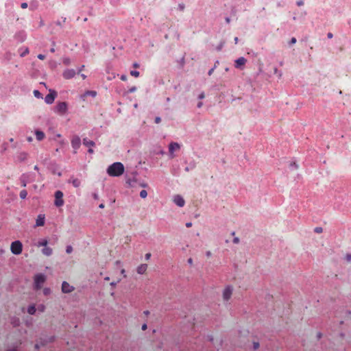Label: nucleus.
<instances>
[{"label": "nucleus", "mask_w": 351, "mask_h": 351, "mask_svg": "<svg viewBox=\"0 0 351 351\" xmlns=\"http://www.w3.org/2000/svg\"><path fill=\"white\" fill-rule=\"evenodd\" d=\"M124 166L121 162H117L110 165L107 169V173L110 176L118 177L124 172Z\"/></svg>", "instance_id": "obj_1"}, {"label": "nucleus", "mask_w": 351, "mask_h": 351, "mask_svg": "<svg viewBox=\"0 0 351 351\" xmlns=\"http://www.w3.org/2000/svg\"><path fill=\"white\" fill-rule=\"evenodd\" d=\"M10 250L12 254L19 255L23 251V244L20 241H13L10 245Z\"/></svg>", "instance_id": "obj_2"}, {"label": "nucleus", "mask_w": 351, "mask_h": 351, "mask_svg": "<svg viewBox=\"0 0 351 351\" xmlns=\"http://www.w3.org/2000/svg\"><path fill=\"white\" fill-rule=\"evenodd\" d=\"M46 277L44 274H39L34 277V287L36 289H40L43 284L45 282Z\"/></svg>", "instance_id": "obj_3"}, {"label": "nucleus", "mask_w": 351, "mask_h": 351, "mask_svg": "<svg viewBox=\"0 0 351 351\" xmlns=\"http://www.w3.org/2000/svg\"><path fill=\"white\" fill-rule=\"evenodd\" d=\"M54 204L57 207H60L64 204L63 193L61 191H57L55 193Z\"/></svg>", "instance_id": "obj_4"}, {"label": "nucleus", "mask_w": 351, "mask_h": 351, "mask_svg": "<svg viewBox=\"0 0 351 351\" xmlns=\"http://www.w3.org/2000/svg\"><path fill=\"white\" fill-rule=\"evenodd\" d=\"M71 146L74 149V153H77V150L81 145V139L78 136H73L71 141Z\"/></svg>", "instance_id": "obj_5"}, {"label": "nucleus", "mask_w": 351, "mask_h": 351, "mask_svg": "<svg viewBox=\"0 0 351 351\" xmlns=\"http://www.w3.org/2000/svg\"><path fill=\"white\" fill-rule=\"evenodd\" d=\"M232 294V288L231 287H227L223 291V299L224 301H228L230 299Z\"/></svg>", "instance_id": "obj_6"}, {"label": "nucleus", "mask_w": 351, "mask_h": 351, "mask_svg": "<svg viewBox=\"0 0 351 351\" xmlns=\"http://www.w3.org/2000/svg\"><path fill=\"white\" fill-rule=\"evenodd\" d=\"M67 110V104L66 102H60L56 106V111L63 114H64Z\"/></svg>", "instance_id": "obj_7"}, {"label": "nucleus", "mask_w": 351, "mask_h": 351, "mask_svg": "<svg viewBox=\"0 0 351 351\" xmlns=\"http://www.w3.org/2000/svg\"><path fill=\"white\" fill-rule=\"evenodd\" d=\"M246 58L244 57H240L234 61V66L237 69H242V67L246 64Z\"/></svg>", "instance_id": "obj_8"}, {"label": "nucleus", "mask_w": 351, "mask_h": 351, "mask_svg": "<svg viewBox=\"0 0 351 351\" xmlns=\"http://www.w3.org/2000/svg\"><path fill=\"white\" fill-rule=\"evenodd\" d=\"M180 148V145L178 143H171L169 145V152L170 155L171 156V158L174 157L173 152L175 151L179 150Z\"/></svg>", "instance_id": "obj_9"}, {"label": "nucleus", "mask_w": 351, "mask_h": 351, "mask_svg": "<svg viewBox=\"0 0 351 351\" xmlns=\"http://www.w3.org/2000/svg\"><path fill=\"white\" fill-rule=\"evenodd\" d=\"M56 97V93L55 91H51L48 95L45 96V101L48 104H51L54 101Z\"/></svg>", "instance_id": "obj_10"}, {"label": "nucleus", "mask_w": 351, "mask_h": 351, "mask_svg": "<svg viewBox=\"0 0 351 351\" xmlns=\"http://www.w3.org/2000/svg\"><path fill=\"white\" fill-rule=\"evenodd\" d=\"M75 71L74 69H66L63 72V77L66 80L73 78L75 75Z\"/></svg>", "instance_id": "obj_11"}, {"label": "nucleus", "mask_w": 351, "mask_h": 351, "mask_svg": "<svg viewBox=\"0 0 351 351\" xmlns=\"http://www.w3.org/2000/svg\"><path fill=\"white\" fill-rule=\"evenodd\" d=\"M173 202L180 207L184 206L185 204V201L183 197L179 195H177L174 197Z\"/></svg>", "instance_id": "obj_12"}, {"label": "nucleus", "mask_w": 351, "mask_h": 351, "mask_svg": "<svg viewBox=\"0 0 351 351\" xmlns=\"http://www.w3.org/2000/svg\"><path fill=\"white\" fill-rule=\"evenodd\" d=\"M74 289L73 287L71 286L68 282H63L62 285V291L64 293H71Z\"/></svg>", "instance_id": "obj_13"}, {"label": "nucleus", "mask_w": 351, "mask_h": 351, "mask_svg": "<svg viewBox=\"0 0 351 351\" xmlns=\"http://www.w3.org/2000/svg\"><path fill=\"white\" fill-rule=\"evenodd\" d=\"M29 154L25 152H21L17 154L16 159L19 162H23L27 159Z\"/></svg>", "instance_id": "obj_14"}, {"label": "nucleus", "mask_w": 351, "mask_h": 351, "mask_svg": "<svg viewBox=\"0 0 351 351\" xmlns=\"http://www.w3.org/2000/svg\"><path fill=\"white\" fill-rule=\"evenodd\" d=\"M148 265L147 264H141L136 268V272L138 274H145L147 272Z\"/></svg>", "instance_id": "obj_15"}, {"label": "nucleus", "mask_w": 351, "mask_h": 351, "mask_svg": "<svg viewBox=\"0 0 351 351\" xmlns=\"http://www.w3.org/2000/svg\"><path fill=\"white\" fill-rule=\"evenodd\" d=\"M45 215H38L36 221V226H43L45 225Z\"/></svg>", "instance_id": "obj_16"}, {"label": "nucleus", "mask_w": 351, "mask_h": 351, "mask_svg": "<svg viewBox=\"0 0 351 351\" xmlns=\"http://www.w3.org/2000/svg\"><path fill=\"white\" fill-rule=\"evenodd\" d=\"M36 138L38 141H43L45 138V134L43 132L40 130L35 131Z\"/></svg>", "instance_id": "obj_17"}, {"label": "nucleus", "mask_w": 351, "mask_h": 351, "mask_svg": "<svg viewBox=\"0 0 351 351\" xmlns=\"http://www.w3.org/2000/svg\"><path fill=\"white\" fill-rule=\"evenodd\" d=\"M27 176L26 174H23L21 177H20V181H21V186L23 187H25L27 186Z\"/></svg>", "instance_id": "obj_18"}, {"label": "nucleus", "mask_w": 351, "mask_h": 351, "mask_svg": "<svg viewBox=\"0 0 351 351\" xmlns=\"http://www.w3.org/2000/svg\"><path fill=\"white\" fill-rule=\"evenodd\" d=\"M83 144L86 147H93L95 145L94 141L88 140L86 138L83 139Z\"/></svg>", "instance_id": "obj_19"}, {"label": "nucleus", "mask_w": 351, "mask_h": 351, "mask_svg": "<svg viewBox=\"0 0 351 351\" xmlns=\"http://www.w3.org/2000/svg\"><path fill=\"white\" fill-rule=\"evenodd\" d=\"M52 249L48 247H46L42 250L43 254L47 256H51L52 254Z\"/></svg>", "instance_id": "obj_20"}, {"label": "nucleus", "mask_w": 351, "mask_h": 351, "mask_svg": "<svg viewBox=\"0 0 351 351\" xmlns=\"http://www.w3.org/2000/svg\"><path fill=\"white\" fill-rule=\"evenodd\" d=\"M69 182H71L72 184L75 186V187H79L80 186V184H81V182L79 179L77 178H71L70 180H69Z\"/></svg>", "instance_id": "obj_21"}, {"label": "nucleus", "mask_w": 351, "mask_h": 351, "mask_svg": "<svg viewBox=\"0 0 351 351\" xmlns=\"http://www.w3.org/2000/svg\"><path fill=\"white\" fill-rule=\"evenodd\" d=\"M36 309L34 305H31L27 308V313L30 315H34Z\"/></svg>", "instance_id": "obj_22"}, {"label": "nucleus", "mask_w": 351, "mask_h": 351, "mask_svg": "<svg viewBox=\"0 0 351 351\" xmlns=\"http://www.w3.org/2000/svg\"><path fill=\"white\" fill-rule=\"evenodd\" d=\"M47 243H48L47 240V239H43V240H42V241H39L38 243V247L44 246L45 247H46Z\"/></svg>", "instance_id": "obj_23"}, {"label": "nucleus", "mask_w": 351, "mask_h": 351, "mask_svg": "<svg viewBox=\"0 0 351 351\" xmlns=\"http://www.w3.org/2000/svg\"><path fill=\"white\" fill-rule=\"evenodd\" d=\"M20 197L22 199H24L27 197V192L26 190H22L21 192H20Z\"/></svg>", "instance_id": "obj_24"}, {"label": "nucleus", "mask_w": 351, "mask_h": 351, "mask_svg": "<svg viewBox=\"0 0 351 351\" xmlns=\"http://www.w3.org/2000/svg\"><path fill=\"white\" fill-rule=\"evenodd\" d=\"M97 95V93L93 90H88L85 93V95H90L92 97H95Z\"/></svg>", "instance_id": "obj_25"}, {"label": "nucleus", "mask_w": 351, "mask_h": 351, "mask_svg": "<svg viewBox=\"0 0 351 351\" xmlns=\"http://www.w3.org/2000/svg\"><path fill=\"white\" fill-rule=\"evenodd\" d=\"M130 75H131L132 76L135 77H138L139 76L140 73H139V72H138V71H130Z\"/></svg>", "instance_id": "obj_26"}, {"label": "nucleus", "mask_w": 351, "mask_h": 351, "mask_svg": "<svg viewBox=\"0 0 351 351\" xmlns=\"http://www.w3.org/2000/svg\"><path fill=\"white\" fill-rule=\"evenodd\" d=\"M140 196L142 198H145L147 196V193L145 190H142L141 192H140Z\"/></svg>", "instance_id": "obj_27"}, {"label": "nucleus", "mask_w": 351, "mask_h": 351, "mask_svg": "<svg viewBox=\"0 0 351 351\" xmlns=\"http://www.w3.org/2000/svg\"><path fill=\"white\" fill-rule=\"evenodd\" d=\"M135 181L134 180L128 179L126 180V184H128L130 186H134V182Z\"/></svg>", "instance_id": "obj_28"}, {"label": "nucleus", "mask_w": 351, "mask_h": 351, "mask_svg": "<svg viewBox=\"0 0 351 351\" xmlns=\"http://www.w3.org/2000/svg\"><path fill=\"white\" fill-rule=\"evenodd\" d=\"M345 259L347 262L350 263L351 262V254H347L345 256Z\"/></svg>", "instance_id": "obj_29"}, {"label": "nucleus", "mask_w": 351, "mask_h": 351, "mask_svg": "<svg viewBox=\"0 0 351 351\" xmlns=\"http://www.w3.org/2000/svg\"><path fill=\"white\" fill-rule=\"evenodd\" d=\"M73 251V247L71 245H68L66 248V252L67 254L71 253Z\"/></svg>", "instance_id": "obj_30"}, {"label": "nucleus", "mask_w": 351, "mask_h": 351, "mask_svg": "<svg viewBox=\"0 0 351 351\" xmlns=\"http://www.w3.org/2000/svg\"><path fill=\"white\" fill-rule=\"evenodd\" d=\"M63 63H64V64H66V65H68V64H69L71 63V60H70V59H69V58H64V59H63Z\"/></svg>", "instance_id": "obj_31"}, {"label": "nucleus", "mask_w": 351, "mask_h": 351, "mask_svg": "<svg viewBox=\"0 0 351 351\" xmlns=\"http://www.w3.org/2000/svg\"><path fill=\"white\" fill-rule=\"evenodd\" d=\"M120 281H121V279H120V278H119V279H118V280H116V281H112V282H110V285H111L112 287H115V286L117 285V284H118Z\"/></svg>", "instance_id": "obj_32"}, {"label": "nucleus", "mask_w": 351, "mask_h": 351, "mask_svg": "<svg viewBox=\"0 0 351 351\" xmlns=\"http://www.w3.org/2000/svg\"><path fill=\"white\" fill-rule=\"evenodd\" d=\"M322 231H323V229L321 227H317L315 228V232L317 233H322Z\"/></svg>", "instance_id": "obj_33"}, {"label": "nucleus", "mask_w": 351, "mask_h": 351, "mask_svg": "<svg viewBox=\"0 0 351 351\" xmlns=\"http://www.w3.org/2000/svg\"><path fill=\"white\" fill-rule=\"evenodd\" d=\"M136 86H132L131 87L129 90H128V93H134L136 90Z\"/></svg>", "instance_id": "obj_34"}, {"label": "nucleus", "mask_w": 351, "mask_h": 351, "mask_svg": "<svg viewBox=\"0 0 351 351\" xmlns=\"http://www.w3.org/2000/svg\"><path fill=\"white\" fill-rule=\"evenodd\" d=\"M34 95H35L36 97H40V95H41V94H40V93L38 90H35L34 91Z\"/></svg>", "instance_id": "obj_35"}, {"label": "nucleus", "mask_w": 351, "mask_h": 351, "mask_svg": "<svg viewBox=\"0 0 351 351\" xmlns=\"http://www.w3.org/2000/svg\"><path fill=\"white\" fill-rule=\"evenodd\" d=\"M43 293H44V294H45V295H48V294H49V293H50V289H48V288H45V289H44V290H43Z\"/></svg>", "instance_id": "obj_36"}, {"label": "nucleus", "mask_w": 351, "mask_h": 351, "mask_svg": "<svg viewBox=\"0 0 351 351\" xmlns=\"http://www.w3.org/2000/svg\"><path fill=\"white\" fill-rule=\"evenodd\" d=\"M27 6H28V5H27V3H25H25H22L21 4V8H23V9H25V8H27Z\"/></svg>", "instance_id": "obj_37"}, {"label": "nucleus", "mask_w": 351, "mask_h": 351, "mask_svg": "<svg viewBox=\"0 0 351 351\" xmlns=\"http://www.w3.org/2000/svg\"><path fill=\"white\" fill-rule=\"evenodd\" d=\"M296 41H297V40H296V38L293 37V38H292L291 39V40H290V43H290V45H293V44H295V43H296Z\"/></svg>", "instance_id": "obj_38"}, {"label": "nucleus", "mask_w": 351, "mask_h": 351, "mask_svg": "<svg viewBox=\"0 0 351 351\" xmlns=\"http://www.w3.org/2000/svg\"><path fill=\"white\" fill-rule=\"evenodd\" d=\"M38 58L43 60H44L45 58V56L43 55V54H38Z\"/></svg>", "instance_id": "obj_39"}, {"label": "nucleus", "mask_w": 351, "mask_h": 351, "mask_svg": "<svg viewBox=\"0 0 351 351\" xmlns=\"http://www.w3.org/2000/svg\"><path fill=\"white\" fill-rule=\"evenodd\" d=\"M120 78L122 81H126L128 79V77L125 75H122Z\"/></svg>", "instance_id": "obj_40"}, {"label": "nucleus", "mask_w": 351, "mask_h": 351, "mask_svg": "<svg viewBox=\"0 0 351 351\" xmlns=\"http://www.w3.org/2000/svg\"><path fill=\"white\" fill-rule=\"evenodd\" d=\"M38 309L43 312L45 310V306L43 305H40L38 306Z\"/></svg>", "instance_id": "obj_41"}, {"label": "nucleus", "mask_w": 351, "mask_h": 351, "mask_svg": "<svg viewBox=\"0 0 351 351\" xmlns=\"http://www.w3.org/2000/svg\"><path fill=\"white\" fill-rule=\"evenodd\" d=\"M160 121H161L160 117H156V119H155L156 123H160Z\"/></svg>", "instance_id": "obj_42"}, {"label": "nucleus", "mask_w": 351, "mask_h": 351, "mask_svg": "<svg viewBox=\"0 0 351 351\" xmlns=\"http://www.w3.org/2000/svg\"><path fill=\"white\" fill-rule=\"evenodd\" d=\"M151 256H152V255H151V253H147V254H145V259H146L147 261H148V260L150 258Z\"/></svg>", "instance_id": "obj_43"}, {"label": "nucleus", "mask_w": 351, "mask_h": 351, "mask_svg": "<svg viewBox=\"0 0 351 351\" xmlns=\"http://www.w3.org/2000/svg\"><path fill=\"white\" fill-rule=\"evenodd\" d=\"M259 348V343H257V342H254V349H258Z\"/></svg>", "instance_id": "obj_44"}, {"label": "nucleus", "mask_w": 351, "mask_h": 351, "mask_svg": "<svg viewBox=\"0 0 351 351\" xmlns=\"http://www.w3.org/2000/svg\"><path fill=\"white\" fill-rule=\"evenodd\" d=\"M199 97V99H204V98L205 97V95H204V93H201V94L199 95V97Z\"/></svg>", "instance_id": "obj_45"}, {"label": "nucleus", "mask_w": 351, "mask_h": 351, "mask_svg": "<svg viewBox=\"0 0 351 351\" xmlns=\"http://www.w3.org/2000/svg\"><path fill=\"white\" fill-rule=\"evenodd\" d=\"M28 53H29V50H28V49H26L25 51L21 54V56H25Z\"/></svg>", "instance_id": "obj_46"}, {"label": "nucleus", "mask_w": 351, "mask_h": 351, "mask_svg": "<svg viewBox=\"0 0 351 351\" xmlns=\"http://www.w3.org/2000/svg\"><path fill=\"white\" fill-rule=\"evenodd\" d=\"M297 5H298V6L303 5H304V2H303V1H298V2H297Z\"/></svg>", "instance_id": "obj_47"}, {"label": "nucleus", "mask_w": 351, "mask_h": 351, "mask_svg": "<svg viewBox=\"0 0 351 351\" xmlns=\"http://www.w3.org/2000/svg\"><path fill=\"white\" fill-rule=\"evenodd\" d=\"M233 242H234V243H238L239 242V238L235 237V238L233 239Z\"/></svg>", "instance_id": "obj_48"}, {"label": "nucleus", "mask_w": 351, "mask_h": 351, "mask_svg": "<svg viewBox=\"0 0 351 351\" xmlns=\"http://www.w3.org/2000/svg\"><path fill=\"white\" fill-rule=\"evenodd\" d=\"M121 274H123V277H125V278L126 277V275H125V270L124 269H122L121 270Z\"/></svg>", "instance_id": "obj_49"}, {"label": "nucleus", "mask_w": 351, "mask_h": 351, "mask_svg": "<svg viewBox=\"0 0 351 351\" xmlns=\"http://www.w3.org/2000/svg\"><path fill=\"white\" fill-rule=\"evenodd\" d=\"M327 36L328 38H332L333 37V34L331 32L328 33Z\"/></svg>", "instance_id": "obj_50"}, {"label": "nucleus", "mask_w": 351, "mask_h": 351, "mask_svg": "<svg viewBox=\"0 0 351 351\" xmlns=\"http://www.w3.org/2000/svg\"><path fill=\"white\" fill-rule=\"evenodd\" d=\"M213 71H214V68L210 69L208 73V75H211L213 74Z\"/></svg>", "instance_id": "obj_51"}, {"label": "nucleus", "mask_w": 351, "mask_h": 351, "mask_svg": "<svg viewBox=\"0 0 351 351\" xmlns=\"http://www.w3.org/2000/svg\"><path fill=\"white\" fill-rule=\"evenodd\" d=\"M186 226L187 228H191V227L192 226V223H191V222H187V223H186Z\"/></svg>", "instance_id": "obj_52"}, {"label": "nucleus", "mask_w": 351, "mask_h": 351, "mask_svg": "<svg viewBox=\"0 0 351 351\" xmlns=\"http://www.w3.org/2000/svg\"><path fill=\"white\" fill-rule=\"evenodd\" d=\"M27 141L28 142L31 143V142H32L33 138H32V136H29V137H27Z\"/></svg>", "instance_id": "obj_53"}, {"label": "nucleus", "mask_w": 351, "mask_h": 351, "mask_svg": "<svg viewBox=\"0 0 351 351\" xmlns=\"http://www.w3.org/2000/svg\"><path fill=\"white\" fill-rule=\"evenodd\" d=\"M147 328V324H144L143 326H142V330H146Z\"/></svg>", "instance_id": "obj_54"}, {"label": "nucleus", "mask_w": 351, "mask_h": 351, "mask_svg": "<svg viewBox=\"0 0 351 351\" xmlns=\"http://www.w3.org/2000/svg\"><path fill=\"white\" fill-rule=\"evenodd\" d=\"M188 263H189V264L192 265L193 264V259L191 258H189L188 259Z\"/></svg>", "instance_id": "obj_55"}, {"label": "nucleus", "mask_w": 351, "mask_h": 351, "mask_svg": "<svg viewBox=\"0 0 351 351\" xmlns=\"http://www.w3.org/2000/svg\"><path fill=\"white\" fill-rule=\"evenodd\" d=\"M133 66L134 68H138L139 67V64L138 63L135 62V63L133 64Z\"/></svg>", "instance_id": "obj_56"}, {"label": "nucleus", "mask_w": 351, "mask_h": 351, "mask_svg": "<svg viewBox=\"0 0 351 351\" xmlns=\"http://www.w3.org/2000/svg\"><path fill=\"white\" fill-rule=\"evenodd\" d=\"M203 105V103L202 101H199L198 104H197V108H201Z\"/></svg>", "instance_id": "obj_57"}, {"label": "nucleus", "mask_w": 351, "mask_h": 351, "mask_svg": "<svg viewBox=\"0 0 351 351\" xmlns=\"http://www.w3.org/2000/svg\"><path fill=\"white\" fill-rule=\"evenodd\" d=\"M88 152L90 153V154H93L94 152L93 149L92 148H89Z\"/></svg>", "instance_id": "obj_58"}, {"label": "nucleus", "mask_w": 351, "mask_h": 351, "mask_svg": "<svg viewBox=\"0 0 351 351\" xmlns=\"http://www.w3.org/2000/svg\"><path fill=\"white\" fill-rule=\"evenodd\" d=\"M81 77H82L83 80H85L86 78V76L84 74H82Z\"/></svg>", "instance_id": "obj_59"}, {"label": "nucleus", "mask_w": 351, "mask_h": 351, "mask_svg": "<svg viewBox=\"0 0 351 351\" xmlns=\"http://www.w3.org/2000/svg\"><path fill=\"white\" fill-rule=\"evenodd\" d=\"M99 207L100 208H104V204H99Z\"/></svg>", "instance_id": "obj_60"}, {"label": "nucleus", "mask_w": 351, "mask_h": 351, "mask_svg": "<svg viewBox=\"0 0 351 351\" xmlns=\"http://www.w3.org/2000/svg\"><path fill=\"white\" fill-rule=\"evenodd\" d=\"M210 255H211L210 252L208 251V252H206V256H210Z\"/></svg>", "instance_id": "obj_61"}, {"label": "nucleus", "mask_w": 351, "mask_h": 351, "mask_svg": "<svg viewBox=\"0 0 351 351\" xmlns=\"http://www.w3.org/2000/svg\"><path fill=\"white\" fill-rule=\"evenodd\" d=\"M238 40H239L238 38L235 37L234 38V42H235L236 44L238 43Z\"/></svg>", "instance_id": "obj_62"}, {"label": "nucleus", "mask_w": 351, "mask_h": 351, "mask_svg": "<svg viewBox=\"0 0 351 351\" xmlns=\"http://www.w3.org/2000/svg\"><path fill=\"white\" fill-rule=\"evenodd\" d=\"M5 252V250L3 249L0 250V254H3Z\"/></svg>", "instance_id": "obj_63"}, {"label": "nucleus", "mask_w": 351, "mask_h": 351, "mask_svg": "<svg viewBox=\"0 0 351 351\" xmlns=\"http://www.w3.org/2000/svg\"><path fill=\"white\" fill-rule=\"evenodd\" d=\"M34 169L35 170L38 171V167L37 165H35Z\"/></svg>", "instance_id": "obj_64"}]
</instances>
